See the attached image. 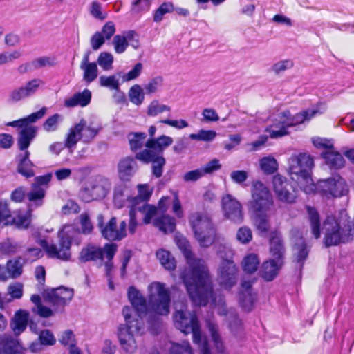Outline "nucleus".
<instances>
[{
    "label": "nucleus",
    "mask_w": 354,
    "mask_h": 354,
    "mask_svg": "<svg viewBox=\"0 0 354 354\" xmlns=\"http://www.w3.org/2000/svg\"><path fill=\"white\" fill-rule=\"evenodd\" d=\"M176 243L188 264L181 276L187 291L196 305H206L209 297H212V289L204 261L192 257L190 245L184 237L177 238Z\"/></svg>",
    "instance_id": "1"
},
{
    "label": "nucleus",
    "mask_w": 354,
    "mask_h": 354,
    "mask_svg": "<svg viewBox=\"0 0 354 354\" xmlns=\"http://www.w3.org/2000/svg\"><path fill=\"white\" fill-rule=\"evenodd\" d=\"M326 110L325 104L319 103L310 108L291 115L288 111L279 113L266 129L270 138L276 139L289 134L288 128L309 121Z\"/></svg>",
    "instance_id": "2"
},
{
    "label": "nucleus",
    "mask_w": 354,
    "mask_h": 354,
    "mask_svg": "<svg viewBox=\"0 0 354 354\" xmlns=\"http://www.w3.org/2000/svg\"><path fill=\"white\" fill-rule=\"evenodd\" d=\"M313 167V158L306 153H293L288 160V172L291 180L306 194L315 191L310 174Z\"/></svg>",
    "instance_id": "3"
},
{
    "label": "nucleus",
    "mask_w": 354,
    "mask_h": 354,
    "mask_svg": "<svg viewBox=\"0 0 354 354\" xmlns=\"http://www.w3.org/2000/svg\"><path fill=\"white\" fill-rule=\"evenodd\" d=\"M122 315L125 324L117 328V337L122 348L127 353H133L138 348V337L142 334L144 324L142 318L136 317L129 306H124Z\"/></svg>",
    "instance_id": "4"
},
{
    "label": "nucleus",
    "mask_w": 354,
    "mask_h": 354,
    "mask_svg": "<svg viewBox=\"0 0 354 354\" xmlns=\"http://www.w3.org/2000/svg\"><path fill=\"white\" fill-rule=\"evenodd\" d=\"M79 234L73 225H64L58 232V245L49 243L44 239H36V242L43 248L50 258L68 260L71 257L72 240Z\"/></svg>",
    "instance_id": "5"
},
{
    "label": "nucleus",
    "mask_w": 354,
    "mask_h": 354,
    "mask_svg": "<svg viewBox=\"0 0 354 354\" xmlns=\"http://www.w3.org/2000/svg\"><path fill=\"white\" fill-rule=\"evenodd\" d=\"M176 309L174 319L176 328L185 334L192 333L193 341L198 345L202 354H209L206 338L201 334L196 315L186 311L183 306L179 308L178 304H176Z\"/></svg>",
    "instance_id": "6"
},
{
    "label": "nucleus",
    "mask_w": 354,
    "mask_h": 354,
    "mask_svg": "<svg viewBox=\"0 0 354 354\" xmlns=\"http://www.w3.org/2000/svg\"><path fill=\"white\" fill-rule=\"evenodd\" d=\"M340 215L338 219L333 216H328L323 223L322 231L326 246L345 243L350 239L351 230L350 226L346 225L348 222L347 214L341 212Z\"/></svg>",
    "instance_id": "7"
},
{
    "label": "nucleus",
    "mask_w": 354,
    "mask_h": 354,
    "mask_svg": "<svg viewBox=\"0 0 354 354\" xmlns=\"http://www.w3.org/2000/svg\"><path fill=\"white\" fill-rule=\"evenodd\" d=\"M100 130L98 125L88 123L84 119L73 124L65 135V147L73 149L79 141L84 143L91 142Z\"/></svg>",
    "instance_id": "8"
},
{
    "label": "nucleus",
    "mask_w": 354,
    "mask_h": 354,
    "mask_svg": "<svg viewBox=\"0 0 354 354\" xmlns=\"http://www.w3.org/2000/svg\"><path fill=\"white\" fill-rule=\"evenodd\" d=\"M148 305L149 312L161 315H167L169 313L170 297L169 290L165 284L155 281L147 288Z\"/></svg>",
    "instance_id": "9"
},
{
    "label": "nucleus",
    "mask_w": 354,
    "mask_h": 354,
    "mask_svg": "<svg viewBox=\"0 0 354 354\" xmlns=\"http://www.w3.org/2000/svg\"><path fill=\"white\" fill-rule=\"evenodd\" d=\"M251 198L248 208L252 212L271 211L274 205L273 197L269 188L261 180H253L250 188Z\"/></svg>",
    "instance_id": "10"
},
{
    "label": "nucleus",
    "mask_w": 354,
    "mask_h": 354,
    "mask_svg": "<svg viewBox=\"0 0 354 354\" xmlns=\"http://www.w3.org/2000/svg\"><path fill=\"white\" fill-rule=\"evenodd\" d=\"M189 221L200 245H211L214 241L215 230L210 219L201 213L196 212L190 216Z\"/></svg>",
    "instance_id": "11"
},
{
    "label": "nucleus",
    "mask_w": 354,
    "mask_h": 354,
    "mask_svg": "<svg viewBox=\"0 0 354 354\" xmlns=\"http://www.w3.org/2000/svg\"><path fill=\"white\" fill-rule=\"evenodd\" d=\"M111 183L109 178L102 175L91 177L87 185L80 192L81 199L86 203L105 198L109 193Z\"/></svg>",
    "instance_id": "12"
},
{
    "label": "nucleus",
    "mask_w": 354,
    "mask_h": 354,
    "mask_svg": "<svg viewBox=\"0 0 354 354\" xmlns=\"http://www.w3.org/2000/svg\"><path fill=\"white\" fill-rule=\"evenodd\" d=\"M315 190L327 199L340 198L349 192L346 182L339 175L319 180L315 185Z\"/></svg>",
    "instance_id": "13"
},
{
    "label": "nucleus",
    "mask_w": 354,
    "mask_h": 354,
    "mask_svg": "<svg viewBox=\"0 0 354 354\" xmlns=\"http://www.w3.org/2000/svg\"><path fill=\"white\" fill-rule=\"evenodd\" d=\"M221 207L225 218L236 224L243 222L244 218L243 205L236 197L230 194L223 195Z\"/></svg>",
    "instance_id": "14"
},
{
    "label": "nucleus",
    "mask_w": 354,
    "mask_h": 354,
    "mask_svg": "<svg viewBox=\"0 0 354 354\" xmlns=\"http://www.w3.org/2000/svg\"><path fill=\"white\" fill-rule=\"evenodd\" d=\"M116 250L117 246L114 243H107L103 248L89 245L81 250L80 259L85 262L97 259L102 260L104 257H106L109 261H111Z\"/></svg>",
    "instance_id": "15"
},
{
    "label": "nucleus",
    "mask_w": 354,
    "mask_h": 354,
    "mask_svg": "<svg viewBox=\"0 0 354 354\" xmlns=\"http://www.w3.org/2000/svg\"><path fill=\"white\" fill-rule=\"evenodd\" d=\"M272 189L277 198L285 203H292L295 201L296 194L293 187L288 183L286 177L276 174L272 178Z\"/></svg>",
    "instance_id": "16"
},
{
    "label": "nucleus",
    "mask_w": 354,
    "mask_h": 354,
    "mask_svg": "<svg viewBox=\"0 0 354 354\" xmlns=\"http://www.w3.org/2000/svg\"><path fill=\"white\" fill-rule=\"evenodd\" d=\"M99 225L101 229L102 235L108 240L119 241L127 235L126 222L122 221L118 225L115 217H112L106 225H103L99 223Z\"/></svg>",
    "instance_id": "17"
},
{
    "label": "nucleus",
    "mask_w": 354,
    "mask_h": 354,
    "mask_svg": "<svg viewBox=\"0 0 354 354\" xmlns=\"http://www.w3.org/2000/svg\"><path fill=\"white\" fill-rule=\"evenodd\" d=\"M44 298L46 301L56 306H64L71 300L73 290L64 286L45 290Z\"/></svg>",
    "instance_id": "18"
},
{
    "label": "nucleus",
    "mask_w": 354,
    "mask_h": 354,
    "mask_svg": "<svg viewBox=\"0 0 354 354\" xmlns=\"http://www.w3.org/2000/svg\"><path fill=\"white\" fill-rule=\"evenodd\" d=\"M236 268L230 260H223L218 268V280L221 285L229 289L236 283Z\"/></svg>",
    "instance_id": "19"
},
{
    "label": "nucleus",
    "mask_w": 354,
    "mask_h": 354,
    "mask_svg": "<svg viewBox=\"0 0 354 354\" xmlns=\"http://www.w3.org/2000/svg\"><path fill=\"white\" fill-rule=\"evenodd\" d=\"M151 151L150 149L142 150L136 153V158L145 163L153 162V174L159 178L162 176L165 159L162 155H154Z\"/></svg>",
    "instance_id": "20"
},
{
    "label": "nucleus",
    "mask_w": 354,
    "mask_h": 354,
    "mask_svg": "<svg viewBox=\"0 0 354 354\" xmlns=\"http://www.w3.org/2000/svg\"><path fill=\"white\" fill-rule=\"evenodd\" d=\"M43 84L41 80L33 79L25 86L13 90L9 95V99L12 102H18L35 93L39 86Z\"/></svg>",
    "instance_id": "21"
},
{
    "label": "nucleus",
    "mask_w": 354,
    "mask_h": 354,
    "mask_svg": "<svg viewBox=\"0 0 354 354\" xmlns=\"http://www.w3.org/2000/svg\"><path fill=\"white\" fill-rule=\"evenodd\" d=\"M128 297L134 310L130 308L136 315L137 317L142 318V315L149 312V305L142 295L134 287H130L128 290Z\"/></svg>",
    "instance_id": "22"
},
{
    "label": "nucleus",
    "mask_w": 354,
    "mask_h": 354,
    "mask_svg": "<svg viewBox=\"0 0 354 354\" xmlns=\"http://www.w3.org/2000/svg\"><path fill=\"white\" fill-rule=\"evenodd\" d=\"M290 241L292 245L293 256L296 260L301 261L305 259L308 252L301 232L297 229H292L290 231Z\"/></svg>",
    "instance_id": "23"
},
{
    "label": "nucleus",
    "mask_w": 354,
    "mask_h": 354,
    "mask_svg": "<svg viewBox=\"0 0 354 354\" xmlns=\"http://www.w3.org/2000/svg\"><path fill=\"white\" fill-rule=\"evenodd\" d=\"M174 140L167 135H161L156 138H149L146 142V149L151 150L154 155H162L163 151L173 144Z\"/></svg>",
    "instance_id": "24"
},
{
    "label": "nucleus",
    "mask_w": 354,
    "mask_h": 354,
    "mask_svg": "<svg viewBox=\"0 0 354 354\" xmlns=\"http://www.w3.org/2000/svg\"><path fill=\"white\" fill-rule=\"evenodd\" d=\"M136 169V162L131 157L122 158L118 164V172L120 179L129 181Z\"/></svg>",
    "instance_id": "25"
},
{
    "label": "nucleus",
    "mask_w": 354,
    "mask_h": 354,
    "mask_svg": "<svg viewBox=\"0 0 354 354\" xmlns=\"http://www.w3.org/2000/svg\"><path fill=\"white\" fill-rule=\"evenodd\" d=\"M30 154L28 151H25L19 155L17 171L26 178H30L35 176L33 170L34 164L30 160Z\"/></svg>",
    "instance_id": "26"
},
{
    "label": "nucleus",
    "mask_w": 354,
    "mask_h": 354,
    "mask_svg": "<svg viewBox=\"0 0 354 354\" xmlns=\"http://www.w3.org/2000/svg\"><path fill=\"white\" fill-rule=\"evenodd\" d=\"M270 253L271 259H275L276 261L281 260L284 254V248L282 243L281 237L277 232H272L270 240Z\"/></svg>",
    "instance_id": "27"
},
{
    "label": "nucleus",
    "mask_w": 354,
    "mask_h": 354,
    "mask_svg": "<svg viewBox=\"0 0 354 354\" xmlns=\"http://www.w3.org/2000/svg\"><path fill=\"white\" fill-rule=\"evenodd\" d=\"M36 133L37 128L34 126L26 127L20 131L19 138L17 140V145L21 153L25 151H28L27 149L31 141L35 137Z\"/></svg>",
    "instance_id": "28"
},
{
    "label": "nucleus",
    "mask_w": 354,
    "mask_h": 354,
    "mask_svg": "<svg viewBox=\"0 0 354 354\" xmlns=\"http://www.w3.org/2000/svg\"><path fill=\"white\" fill-rule=\"evenodd\" d=\"M31 223L30 212H17L10 214L8 225H14L17 228L26 229Z\"/></svg>",
    "instance_id": "29"
},
{
    "label": "nucleus",
    "mask_w": 354,
    "mask_h": 354,
    "mask_svg": "<svg viewBox=\"0 0 354 354\" xmlns=\"http://www.w3.org/2000/svg\"><path fill=\"white\" fill-rule=\"evenodd\" d=\"M28 315V313L23 310H19L15 313L11 323V327L15 335H19L25 330Z\"/></svg>",
    "instance_id": "30"
},
{
    "label": "nucleus",
    "mask_w": 354,
    "mask_h": 354,
    "mask_svg": "<svg viewBox=\"0 0 354 354\" xmlns=\"http://www.w3.org/2000/svg\"><path fill=\"white\" fill-rule=\"evenodd\" d=\"M283 265V261L275 259H270L264 262L262 265V277L266 281H272L277 275L279 269Z\"/></svg>",
    "instance_id": "31"
},
{
    "label": "nucleus",
    "mask_w": 354,
    "mask_h": 354,
    "mask_svg": "<svg viewBox=\"0 0 354 354\" xmlns=\"http://www.w3.org/2000/svg\"><path fill=\"white\" fill-rule=\"evenodd\" d=\"M80 68L83 71V79L88 83L94 81L98 75L97 63L89 62L88 57H84L81 62Z\"/></svg>",
    "instance_id": "32"
},
{
    "label": "nucleus",
    "mask_w": 354,
    "mask_h": 354,
    "mask_svg": "<svg viewBox=\"0 0 354 354\" xmlns=\"http://www.w3.org/2000/svg\"><path fill=\"white\" fill-rule=\"evenodd\" d=\"M242 292L240 295V302L242 307L246 310H250L255 301V295L252 292L250 289L251 283L243 282L241 284Z\"/></svg>",
    "instance_id": "33"
},
{
    "label": "nucleus",
    "mask_w": 354,
    "mask_h": 354,
    "mask_svg": "<svg viewBox=\"0 0 354 354\" xmlns=\"http://www.w3.org/2000/svg\"><path fill=\"white\" fill-rule=\"evenodd\" d=\"M326 163L331 168L339 169L344 165V159L342 154L332 148L322 154Z\"/></svg>",
    "instance_id": "34"
},
{
    "label": "nucleus",
    "mask_w": 354,
    "mask_h": 354,
    "mask_svg": "<svg viewBox=\"0 0 354 354\" xmlns=\"http://www.w3.org/2000/svg\"><path fill=\"white\" fill-rule=\"evenodd\" d=\"M212 301L217 306L218 313L221 315H227L230 326L233 328L241 325V321L232 310H227L223 306L221 298L217 301L216 298H212Z\"/></svg>",
    "instance_id": "35"
},
{
    "label": "nucleus",
    "mask_w": 354,
    "mask_h": 354,
    "mask_svg": "<svg viewBox=\"0 0 354 354\" xmlns=\"http://www.w3.org/2000/svg\"><path fill=\"white\" fill-rule=\"evenodd\" d=\"M138 194L136 197L129 199V206L136 207L140 203L149 199L153 189L147 184H140L138 185Z\"/></svg>",
    "instance_id": "36"
},
{
    "label": "nucleus",
    "mask_w": 354,
    "mask_h": 354,
    "mask_svg": "<svg viewBox=\"0 0 354 354\" xmlns=\"http://www.w3.org/2000/svg\"><path fill=\"white\" fill-rule=\"evenodd\" d=\"M259 169L266 174H272L278 170L277 159L271 156L262 157L259 160Z\"/></svg>",
    "instance_id": "37"
},
{
    "label": "nucleus",
    "mask_w": 354,
    "mask_h": 354,
    "mask_svg": "<svg viewBox=\"0 0 354 354\" xmlns=\"http://www.w3.org/2000/svg\"><path fill=\"white\" fill-rule=\"evenodd\" d=\"M271 211L252 212L254 216V224L261 232L266 233L270 229L269 217Z\"/></svg>",
    "instance_id": "38"
},
{
    "label": "nucleus",
    "mask_w": 354,
    "mask_h": 354,
    "mask_svg": "<svg viewBox=\"0 0 354 354\" xmlns=\"http://www.w3.org/2000/svg\"><path fill=\"white\" fill-rule=\"evenodd\" d=\"M154 226L165 233L172 232L176 227L175 220L169 216H162L153 219Z\"/></svg>",
    "instance_id": "39"
},
{
    "label": "nucleus",
    "mask_w": 354,
    "mask_h": 354,
    "mask_svg": "<svg viewBox=\"0 0 354 354\" xmlns=\"http://www.w3.org/2000/svg\"><path fill=\"white\" fill-rule=\"evenodd\" d=\"M156 255L161 266L166 270H173L175 269L176 266L175 259L169 251L159 249Z\"/></svg>",
    "instance_id": "40"
},
{
    "label": "nucleus",
    "mask_w": 354,
    "mask_h": 354,
    "mask_svg": "<svg viewBox=\"0 0 354 354\" xmlns=\"http://www.w3.org/2000/svg\"><path fill=\"white\" fill-rule=\"evenodd\" d=\"M127 139L130 148L132 151H136L141 149L144 145L146 146L147 134L144 132H131L127 136Z\"/></svg>",
    "instance_id": "41"
},
{
    "label": "nucleus",
    "mask_w": 354,
    "mask_h": 354,
    "mask_svg": "<svg viewBox=\"0 0 354 354\" xmlns=\"http://www.w3.org/2000/svg\"><path fill=\"white\" fill-rule=\"evenodd\" d=\"M171 107L162 104L158 100H152L146 109V114L149 117H156L165 112H170Z\"/></svg>",
    "instance_id": "42"
},
{
    "label": "nucleus",
    "mask_w": 354,
    "mask_h": 354,
    "mask_svg": "<svg viewBox=\"0 0 354 354\" xmlns=\"http://www.w3.org/2000/svg\"><path fill=\"white\" fill-rule=\"evenodd\" d=\"M40 344L37 342H34L30 345L31 351L36 352L41 349V345L52 346L56 342V339L52 333L48 330H42L39 336Z\"/></svg>",
    "instance_id": "43"
},
{
    "label": "nucleus",
    "mask_w": 354,
    "mask_h": 354,
    "mask_svg": "<svg viewBox=\"0 0 354 354\" xmlns=\"http://www.w3.org/2000/svg\"><path fill=\"white\" fill-rule=\"evenodd\" d=\"M308 219L312 233L315 239L320 236V220L317 211L311 207H307Z\"/></svg>",
    "instance_id": "44"
},
{
    "label": "nucleus",
    "mask_w": 354,
    "mask_h": 354,
    "mask_svg": "<svg viewBox=\"0 0 354 354\" xmlns=\"http://www.w3.org/2000/svg\"><path fill=\"white\" fill-rule=\"evenodd\" d=\"M129 101L136 106H140L145 100V92L140 85H133L128 91Z\"/></svg>",
    "instance_id": "45"
},
{
    "label": "nucleus",
    "mask_w": 354,
    "mask_h": 354,
    "mask_svg": "<svg viewBox=\"0 0 354 354\" xmlns=\"http://www.w3.org/2000/svg\"><path fill=\"white\" fill-rule=\"evenodd\" d=\"M136 210H138L140 213L142 214L144 216L143 221L145 224L150 223L153 218L154 219L156 217H159L158 216L157 208L150 205H138L136 206Z\"/></svg>",
    "instance_id": "46"
},
{
    "label": "nucleus",
    "mask_w": 354,
    "mask_h": 354,
    "mask_svg": "<svg viewBox=\"0 0 354 354\" xmlns=\"http://www.w3.org/2000/svg\"><path fill=\"white\" fill-rule=\"evenodd\" d=\"M259 266V259L255 254H249L246 255L242 261V267L245 272L248 273L254 272Z\"/></svg>",
    "instance_id": "47"
},
{
    "label": "nucleus",
    "mask_w": 354,
    "mask_h": 354,
    "mask_svg": "<svg viewBox=\"0 0 354 354\" xmlns=\"http://www.w3.org/2000/svg\"><path fill=\"white\" fill-rule=\"evenodd\" d=\"M45 196V189L39 188L38 187H32L31 186V190L27 193V198L28 201L36 206L42 205Z\"/></svg>",
    "instance_id": "48"
},
{
    "label": "nucleus",
    "mask_w": 354,
    "mask_h": 354,
    "mask_svg": "<svg viewBox=\"0 0 354 354\" xmlns=\"http://www.w3.org/2000/svg\"><path fill=\"white\" fill-rule=\"evenodd\" d=\"M163 77L158 75L149 80L144 85V89L147 95H152L160 91L163 84Z\"/></svg>",
    "instance_id": "49"
},
{
    "label": "nucleus",
    "mask_w": 354,
    "mask_h": 354,
    "mask_svg": "<svg viewBox=\"0 0 354 354\" xmlns=\"http://www.w3.org/2000/svg\"><path fill=\"white\" fill-rule=\"evenodd\" d=\"M113 55L111 53L104 51L99 54L97 63L102 70L108 71L113 69Z\"/></svg>",
    "instance_id": "50"
},
{
    "label": "nucleus",
    "mask_w": 354,
    "mask_h": 354,
    "mask_svg": "<svg viewBox=\"0 0 354 354\" xmlns=\"http://www.w3.org/2000/svg\"><path fill=\"white\" fill-rule=\"evenodd\" d=\"M99 84L102 87L109 88L111 90L118 91L120 88L119 80L115 75H102L99 78Z\"/></svg>",
    "instance_id": "51"
},
{
    "label": "nucleus",
    "mask_w": 354,
    "mask_h": 354,
    "mask_svg": "<svg viewBox=\"0 0 354 354\" xmlns=\"http://www.w3.org/2000/svg\"><path fill=\"white\" fill-rule=\"evenodd\" d=\"M20 245L17 242L7 239L0 242V252L3 254H12L17 252Z\"/></svg>",
    "instance_id": "52"
},
{
    "label": "nucleus",
    "mask_w": 354,
    "mask_h": 354,
    "mask_svg": "<svg viewBox=\"0 0 354 354\" xmlns=\"http://www.w3.org/2000/svg\"><path fill=\"white\" fill-rule=\"evenodd\" d=\"M293 66V61L290 59H286L275 62L272 66L271 71L276 75H279L284 71L292 68Z\"/></svg>",
    "instance_id": "53"
},
{
    "label": "nucleus",
    "mask_w": 354,
    "mask_h": 354,
    "mask_svg": "<svg viewBox=\"0 0 354 354\" xmlns=\"http://www.w3.org/2000/svg\"><path fill=\"white\" fill-rule=\"evenodd\" d=\"M216 136V131L213 130L201 129L196 133L189 135V138L195 140L209 142L213 140Z\"/></svg>",
    "instance_id": "54"
},
{
    "label": "nucleus",
    "mask_w": 354,
    "mask_h": 354,
    "mask_svg": "<svg viewBox=\"0 0 354 354\" xmlns=\"http://www.w3.org/2000/svg\"><path fill=\"white\" fill-rule=\"evenodd\" d=\"M21 56V51L19 49L6 51L0 53V66L13 62Z\"/></svg>",
    "instance_id": "55"
},
{
    "label": "nucleus",
    "mask_w": 354,
    "mask_h": 354,
    "mask_svg": "<svg viewBox=\"0 0 354 354\" xmlns=\"http://www.w3.org/2000/svg\"><path fill=\"white\" fill-rule=\"evenodd\" d=\"M112 44L114 47V50L116 53H123L128 46L125 32L122 35H115L113 37Z\"/></svg>",
    "instance_id": "56"
},
{
    "label": "nucleus",
    "mask_w": 354,
    "mask_h": 354,
    "mask_svg": "<svg viewBox=\"0 0 354 354\" xmlns=\"http://www.w3.org/2000/svg\"><path fill=\"white\" fill-rule=\"evenodd\" d=\"M62 120V116L58 113L48 118L43 124L44 129L48 132L55 131L58 129L59 123Z\"/></svg>",
    "instance_id": "57"
},
{
    "label": "nucleus",
    "mask_w": 354,
    "mask_h": 354,
    "mask_svg": "<svg viewBox=\"0 0 354 354\" xmlns=\"http://www.w3.org/2000/svg\"><path fill=\"white\" fill-rule=\"evenodd\" d=\"M7 271L9 278H17L22 273V266L19 261L10 260L7 263Z\"/></svg>",
    "instance_id": "58"
},
{
    "label": "nucleus",
    "mask_w": 354,
    "mask_h": 354,
    "mask_svg": "<svg viewBox=\"0 0 354 354\" xmlns=\"http://www.w3.org/2000/svg\"><path fill=\"white\" fill-rule=\"evenodd\" d=\"M168 354H193L189 344L183 342L181 344H172Z\"/></svg>",
    "instance_id": "59"
},
{
    "label": "nucleus",
    "mask_w": 354,
    "mask_h": 354,
    "mask_svg": "<svg viewBox=\"0 0 354 354\" xmlns=\"http://www.w3.org/2000/svg\"><path fill=\"white\" fill-rule=\"evenodd\" d=\"M174 10V6L171 3H162L155 12L153 20L156 22H160L163 17L167 13H170Z\"/></svg>",
    "instance_id": "60"
},
{
    "label": "nucleus",
    "mask_w": 354,
    "mask_h": 354,
    "mask_svg": "<svg viewBox=\"0 0 354 354\" xmlns=\"http://www.w3.org/2000/svg\"><path fill=\"white\" fill-rule=\"evenodd\" d=\"M7 292L12 299H19L22 297L24 286L21 283H13L8 286Z\"/></svg>",
    "instance_id": "61"
},
{
    "label": "nucleus",
    "mask_w": 354,
    "mask_h": 354,
    "mask_svg": "<svg viewBox=\"0 0 354 354\" xmlns=\"http://www.w3.org/2000/svg\"><path fill=\"white\" fill-rule=\"evenodd\" d=\"M90 13L93 17L100 20H104L108 16L107 12L103 10L102 5L97 1L91 3Z\"/></svg>",
    "instance_id": "62"
},
{
    "label": "nucleus",
    "mask_w": 354,
    "mask_h": 354,
    "mask_svg": "<svg viewBox=\"0 0 354 354\" xmlns=\"http://www.w3.org/2000/svg\"><path fill=\"white\" fill-rule=\"evenodd\" d=\"M142 70V64L137 63L133 68L122 76L123 82H130L137 79L141 75Z\"/></svg>",
    "instance_id": "63"
},
{
    "label": "nucleus",
    "mask_w": 354,
    "mask_h": 354,
    "mask_svg": "<svg viewBox=\"0 0 354 354\" xmlns=\"http://www.w3.org/2000/svg\"><path fill=\"white\" fill-rule=\"evenodd\" d=\"M6 351L3 354H24L23 348L18 342L6 339Z\"/></svg>",
    "instance_id": "64"
}]
</instances>
